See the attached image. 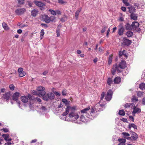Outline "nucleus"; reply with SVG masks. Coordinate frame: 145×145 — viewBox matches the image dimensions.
<instances>
[{
	"instance_id": "52",
	"label": "nucleus",
	"mask_w": 145,
	"mask_h": 145,
	"mask_svg": "<svg viewBox=\"0 0 145 145\" xmlns=\"http://www.w3.org/2000/svg\"><path fill=\"white\" fill-rule=\"evenodd\" d=\"M119 55L120 57H121L123 55H124L125 56H126L125 54H123V52H122L121 51L119 52Z\"/></svg>"
},
{
	"instance_id": "61",
	"label": "nucleus",
	"mask_w": 145,
	"mask_h": 145,
	"mask_svg": "<svg viewBox=\"0 0 145 145\" xmlns=\"http://www.w3.org/2000/svg\"><path fill=\"white\" fill-rule=\"evenodd\" d=\"M55 11L56 12V14H57L58 15L61 14V12L60 11H59V10H57Z\"/></svg>"
},
{
	"instance_id": "47",
	"label": "nucleus",
	"mask_w": 145,
	"mask_h": 145,
	"mask_svg": "<svg viewBox=\"0 0 145 145\" xmlns=\"http://www.w3.org/2000/svg\"><path fill=\"white\" fill-rule=\"evenodd\" d=\"M63 104H65L66 105H68L69 103V102L68 100H62Z\"/></svg>"
},
{
	"instance_id": "8",
	"label": "nucleus",
	"mask_w": 145,
	"mask_h": 145,
	"mask_svg": "<svg viewBox=\"0 0 145 145\" xmlns=\"http://www.w3.org/2000/svg\"><path fill=\"white\" fill-rule=\"evenodd\" d=\"M34 2L37 6L40 7V9L41 10H44L43 7L45 6V4L44 3L38 1H35Z\"/></svg>"
},
{
	"instance_id": "28",
	"label": "nucleus",
	"mask_w": 145,
	"mask_h": 145,
	"mask_svg": "<svg viewBox=\"0 0 145 145\" xmlns=\"http://www.w3.org/2000/svg\"><path fill=\"white\" fill-rule=\"evenodd\" d=\"M125 27L126 29L128 30H131L132 28V25H131L128 23H127L125 25Z\"/></svg>"
},
{
	"instance_id": "41",
	"label": "nucleus",
	"mask_w": 145,
	"mask_h": 145,
	"mask_svg": "<svg viewBox=\"0 0 145 145\" xmlns=\"http://www.w3.org/2000/svg\"><path fill=\"white\" fill-rule=\"evenodd\" d=\"M26 74L25 72L23 71L22 72H20L19 73V76L20 77H22L25 76Z\"/></svg>"
},
{
	"instance_id": "15",
	"label": "nucleus",
	"mask_w": 145,
	"mask_h": 145,
	"mask_svg": "<svg viewBox=\"0 0 145 145\" xmlns=\"http://www.w3.org/2000/svg\"><path fill=\"white\" fill-rule=\"evenodd\" d=\"M124 30L125 29L123 26H121V27H119L118 31V35L120 36L122 35Z\"/></svg>"
},
{
	"instance_id": "13",
	"label": "nucleus",
	"mask_w": 145,
	"mask_h": 145,
	"mask_svg": "<svg viewBox=\"0 0 145 145\" xmlns=\"http://www.w3.org/2000/svg\"><path fill=\"white\" fill-rule=\"evenodd\" d=\"M141 110L140 108H137L136 106H134L133 107V111L132 114L133 116H135L136 113H139L141 112Z\"/></svg>"
},
{
	"instance_id": "49",
	"label": "nucleus",
	"mask_w": 145,
	"mask_h": 145,
	"mask_svg": "<svg viewBox=\"0 0 145 145\" xmlns=\"http://www.w3.org/2000/svg\"><path fill=\"white\" fill-rule=\"evenodd\" d=\"M134 6L138 9L140 8V5L139 4L135 3L134 4Z\"/></svg>"
},
{
	"instance_id": "45",
	"label": "nucleus",
	"mask_w": 145,
	"mask_h": 145,
	"mask_svg": "<svg viewBox=\"0 0 145 145\" xmlns=\"http://www.w3.org/2000/svg\"><path fill=\"white\" fill-rule=\"evenodd\" d=\"M9 88L11 90H13L14 89V86L13 84H11L9 85Z\"/></svg>"
},
{
	"instance_id": "20",
	"label": "nucleus",
	"mask_w": 145,
	"mask_h": 145,
	"mask_svg": "<svg viewBox=\"0 0 145 145\" xmlns=\"http://www.w3.org/2000/svg\"><path fill=\"white\" fill-rule=\"evenodd\" d=\"M127 8L129 9V12L130 13H131V14L132 13H133L134 12H135L136 10L135 8L132 6L128 7Z\"/></svg>"
},
{
	"instance_id": "53",
	"label": "nucleus",
	"mask_w": 145,
	"mask_h": 145,
	"mask_svg": "<svg viewBox=\"0 0 145 145\" xmlns=\"http://www.w3.org/2000/svg\"><path fill=\"white\" fill-rule=\"evenodd\" d=\"M105 95V93L104 92H103L101 95V98H100L101 100H102L103 99Z\"/></svg>"
},
{
	"instance_id": "14",
	"label": "nucleus",
	"mask_w": 145,
	"mask_h": 145,
	"mask_svg": "<svg viewBox=\"0 0 145 145\" xmlns=\"http://www.w3.org/2000/svg\"><path fill=\"white\" fill-rule=\"evenodd\" d=\"M33 96V95L30 94H28L27 96H22L21 97V100H28V99H29V100H33L32 98Z\"/></svg>"
},
{
	"instance_id": "51",
	"label": "nucleus",
	"mask_w": 145,
	"mask_h": 145,
	"mask_svg": "<svg viewBox=\"0 0 145 145\" xmlns=\"http://www.w3.org/2000/svg\"><path fill=\"white\" fill-rule=\"evenodd\" d=\"M62 95L63 96H65L67 94V92L65 90H63L62 91Z\"/></svg>"
},
{
	"instance_id": "18",
	"label": "nucleus",
	"mask_w": 145,
	"mask_h": 145,
	"mask_svg": "<svg viewBox=\"0 0 145 145\" xmlns=\"http://www.w3.org/2000/svg\"><path fill=\"white\" fill-rule=\"evenodd\" d=\"M126 63L124 61H122L119 64V67L120 69H124L126 67Z\"/></svg>"
},
{
	"instance_id": "21",
	"label": "nucleus",
	"mask_w": 145,
	"mask_h": 145,
	"mask_svg": "<svg viewBox=\"0 0 145 145\" xmlns=\"http://www.w3.org/2000/svg\"><path fill=\"white\" fill-rule=\"evenodd\" d=\"M131 137L134 140H136L138 138V136L137 135L135 132H132V133Z\"/></svg>"
},
{
	"instance_id": "58",
	"label": "nucleus",
	"mask_w": 145,
	"mask_h": 145,
	"mask_svg": "<svg viewBox=\"0 0 145 145\" xmlns=\"http://www.w3.org/2000/svg\"><path fill=\"white\" fill-rule=\"evenodd\" d=\"M41 25L42 27H44L45 28H47L48 27V25L46 24L42 23L41 24Z\"/></svg>"
},
{
	"instance_id": "26",
	"label": "nucleus",
	"mask_w": 145,
	"mask_h": 145,
	"mask_svg": "<svg viewBox=\"0 0 145 145\" xmlns=\"http://www.w3.org/2000/svg\"><path fill=\"white\" fill-rule=\"evenodd\" d=\"M137 96L139 97H141L143 96L144 94V92L140 91H137Z\"/></svg>"
},
{
	"instance_id": "63",
	"label": "nucleus",
	"mask_w": 145,
	"mask_h": 145,
	"mask_svg": "<svg viewBox=\"0 0 145 145\" xmlns=\"http://www.w3.org/2000/svg\"><path fill=\"white\" fill-rule=\"evenodd\" d=\"M17 33L19 34H21L22 32V30L21 29H19L17 31Z\"/></svg>"
},
{
	"instance_id": "60",
	"label": "nucleus",
	"mask_w": 145,
	"mask_h": 145,
	"mask_svg": "<svg viewBox=\"0 0 145 145\" xmlns=\"http://www.w3.org/2000/svg\"><path fill=\"white\" fill-rule=\"evenodd\" d=\"M129 118L130 120H131L132 121H134V118L132 116H129Z\"/></svg>"
},
{
	"instance_id": "64",
	"label": "nucleus",
	"mask_w": 145,
	"mask_h": 145,
	"mask_svg": "<svg viewBox=\"0 0 145 145\" xmlns=\"http://www.w3.org/2000/svg\"><path fill=\"white\" fill-rule=\"evenodd\" d=\"M121 9L123 11H125L126 10V8L125 7H122L121 8Z\"/></svg>"
},
{
	"instance_id": "62",
	"label": "nucleus",
	"mask_w": 145,
	"mask_h": 145,
	"mask_svg": "<svg viewBox=\"0 0 145 145\" xmlns=\"http://www.w3.org/2000/svg\"><path fill=\"white\" fill-rule=\"evenodd\" d=\"M121 120L123 121V122H127V119L126 118H123L121 119Z\"/></svg>"
},
{
	"instance_id": "19",
	"label": "nucleus",
	"mask_w": 145,
	"mask_h": 145,
	"mask_svg": "<svg viewBox=\"0 0 145 145\" xmlns=\"http://www.w3.org/2000/svg\"><path fill=\"white\" fill-rule=\"evenodd\" d=\"M139 23L137 22H133L132 23V28L133 29H135L139 26Z\"/></svg>"
},
{
	"instance_id": "24",
	"label": "nucleus",
	"mask_w": 145,
	"mask_h": 145,
	"mask_svg": "<svg viewBox=\"0 0 145 145\" xmlns=\"http://www.w3.org/2000/svg\"><path fill=\"white\" fill-rule=\"evenodd\" d=\"M130 16L131 19L134 20H136L137 19V16L136 14L132 13L131 14Z\"/></svg>"
},
{
	"instance_id": "17",
	"label": "nucleus",
	"mask_w": 145,
	"mask_h": 145,
	"mask_svg": "<svg viewBox=\"0 0 145 145\" xmlns=\"http://www.w3.org/2000/svg\"><path fill=\"white\" fill-rule=\"evenodd\" d=\"M10 96V92H6L4 94L3 97V98L6 100H9Z\"/></svg>"
},
{
	"instance_id": "55",
	"label": "nucleus",
	"mask_w": 145,
	"mask_h": 145,
	"mask_svg": "<svg viewBox=\"0 0 145 145\" xmlns=\"http://www.w3.org/2000/svg\"><path fill=\"white\" fill-rule=\"evenodd\" d=\"M1 130H3L4 132L5 133L7 132L8 131V129L6 128H3L2 129H1Z\"/></svg>"
},
{
	"instance_id": "39",
	"label": "nucleus",
	"mask_w": 145,
	"mask_h": 145,
	"mask_svg": "<svg viewBox=\"0 0 145 145\" xmlns=\"http://www.w3.org/2000/svg\"><path fill=\"white\" fill-rule=\"evenodd\" d=\"M107 28V26L106 25L104 26L102 29V30L101 31V33H103L105 32Z\"/></svg>"
},
{
	"instance_id": "34",
	"label": "nucleus",
	"mask_w": 145,
	"mask_h": 145,
	"mask_svg": "<svg viewBox=\"0 0 145 145\" xmlns=\"http://www.w3.org/2000/svg\"><path fill=\"white\" fill-rule=\"evenodd\" d=\"M113 57V56L112 55H110L109 56L108 62V64H110L111 63Z\"/></svg>"
},
{
	"instance_id": "40",
	"label": "nucleus",
	"mask_w": 145,
	"mask_h": 145,
	"mask_svg": "<svg viewBox=\"0 0 145 145\" xmlns=\"http://www.w3.org/2000/svg\"><path fill=\"white\" fill-rule=\"evenodd\" d=\"M118 140L120 142L123 144H124L126 141L125 140L123 139H119Z\"/></svg>"
},
{
	"instance_id": "6",
	"label": "nucleus",
	"mask_w": 145,
	"mask_h": 145,
	"mask_svg": "<svg viewBox=\"0 0 145 145\" xmlns=\"http://www.w3.org/2000/svg\"><path fill=\"white\" fill-rule=\"evenodd\" d=\"M42 20L44 21L46 23H49L50 22V17L48 16L47 15L44 14L41 16Z\"/></svg>"
},
{
	"instance_id": "38",
	"label": "nucleus",
	"mask_w": 145,
	"mask_h": 145,
	"mask_svg": "<svg viewBox=\"0 0 145 145\" xmlns=\"http://www.w3.org/2000/svg\"><path fill=\"white\" fill-rule=\"evenodd\" d=\"M132 127L135 129H137V125L134 124V123H131V125H129V129L131 128V127Z\"/></svg>"
},
{
	"instance_id": "22",
	"label": "nucleus",
	"mask_w": 145,
	"mask_h": 145,
	"mask_svg": "<svg viewBox=\"0 0 145 145\" xmlns=\"http://www.w3.org/2000/svg\"><path fill=\"white\" fill-rule=\"evenodd\" d=\"M121 81V78L119 77H116L114 79V84H119Z\"/></svg>"
},
{
	"instance_id": "54",
	"label": "nucleus",
	"mask_w": 145,
	"mask_h": 145,
	"mask_svg": "<svg viewBox=\"0 0 145 145\" xmlns=\"http://www.w3.org/2000/svg\"><path fill=\"white\" fill-rule=\"evenodd\" d=\"M63 106V103L61 102L58 105V108H60L62 107Z\"/></svg>"
},
{
	"instance_id": "31",
	"label": "nucleus",
	"mask_w": 145,
	"mask_h": 145,
	"mask_svg": "<svg viewBox=\"0 0 145 145\" xmlns=\"http://www.w3.org/2000/svg\"><path fill=\"white\" fill-rule=\"evenodd\" d=\"M9 135L8 134H3L2 135V137L4 138V140L6 141L7 140L8 138L9 137Z\"/></svg>"
},
{
	"instance_id": "57",
	"label": "nucleus",
	"mask_w": 145,
	"mask_h": 145,
	"mask_svg": "<svg viewBox=\"0 0 145 145\" xmlns=\"http://www.w3.org/2000/svg\"><path fill=\"white\" fill-rule=\"evenodd\" d=\"M23 69L22 68H19L18 69V71L19 73L23 72Z\"/></svg>"
},
{
	"instance_id": "48",
	"label": "nucleus",
	"mask_w": 145,
	"mask_h": 145,
	"mask_svg": "<svg viewBox=\"0 0 145 145\" xmlns=\"http://www.w3.org/2000/svg\"><path fill=\"white\" fill-rule=\"evenodd\" d=\"M56 18L54 16H52L50 17V22H54L56 20Z\"/></svg>"
},
{
	"instance_id": "32",
	"label": "nucleus",
	"mask_w": 145,
	"mask_h": 145,
	"mask_svg": "<svg viewBox=\"0 0 145 145\" xmlns=\"http://www.w3.org/2000/svg\"><path fill=\"white\" fill-rule=\"evenodd\" d=\"M81 8H80V9L78 10L75 13V16L76 17V18L77 19L78 18V16L79 15V13L80 12L81 10Z\"/></svg>"
},
{
	"instance_id": "12",
	"label": "nucleus",
	"mask_w": 145,
	"mask_h": 145,
	"mask_svg": "<svg viewBox=\"0 0 145 145\" xmlns=\"http://www.w3.org/2000/svg\"><path fill=\"white\" fill-rule=\"evenodd\" d=\"M74 110H72V112L69 114V117L70 118H73L75 119H77L79 117V116L77 114L74 113L72 112Z\"/></svg>"
},
{
	"instance_id": "3",
	"label": "nucleus",
	"mask_w": 145,
	"mask_h": 145,
	"mask_svg": "<svg viewBox=\"0 0 145 145\" xmlns=\"http://www.w3.org/2000/svg\"><path fill=\"white\" fill-rule=\"evenodd\" d=\"M44 89L45 88L44 87L40 86L37 88V90L40 91V93L38 94V96L41 97L44 95L46 94L45 91H44Z\"/></svg>"
},
{
	"instance_id": "43",
	"label": "nucleus",
	"mask_w": 145,
	"mask_h": 145,
	"mask_svg": "<svg viewBox=\"0 0 145 145\" xmlns=\"http://www.w3.org/2000/svg\"><path fill=\"white\" fill-rule=\"evenodd\" d=\"M80 119L81 121L82 122L85 121V118L83 115H81L80 116Z\"/></svg>"
},
{
	"instance_id": "2",
	"label": "nucleus",
	"mask_w": 145,
	"mask_h": 145,
	"mask_svg": "<svg viewBox=\"0 0 145 145\" xmlns=\"http://www.w3.org/2000/svg\"><path fill=\"white\" fill-rule=\"evenodd\" d=\"M43 100H52L55 98V95L54 93L50 92L48 93L47 94H45L42 97Z\"/></svg>"
},
{
	"instance_id": "30",
	"label": "nucleus",
	"mask_w": 145,
	"mask_h": 145,
	"mask_svg": "<svg viewBox=\"0 0 145 145\" xmlns=\"http://www.w3.org/2000/svg\"><path fill=\"white\" fill-rule=\"evenodd\" d=\"M31 15L33 17L35 16L37 13V11L35 9H34L32 10L31 12Z\"/></svg>"
},
{
	"instance_id": "23",
	"label": "nucleus",
	"mask_w": 145,
	"mask_h": 145,
	"mask_svg": "<svg viewBox=\"0 0 145 145\" xmlns=\"http://www.w3.org/2000/svg\"><path fill=\"white\" fill-rule=\"evenodd\" d=\"M3 27L4 28L5 30H8L9 29V27L8 26L7 24L5 22H3L2 23Z\"/></svg>"
},
{
	"instance_id": "9",
	"label": "nucleus",
	"mask_w": 145,
	"mask_h": 145,
	"mask_svg": "<svg viewBox=\"0 0 145 145\" xmlns=\"http://www.w3.org/2000/svg\"><path fill=\"white\" fill-rule=\"evenodd\" d=\"M131 40L127 39L124 38L123 42L122 43V44L123 46H129L131 44Z\"/></svg>"
},
{
	"instance_id": "59",
	"label": "nucleus",
	"mask_w": 145,
	"mask_h": 145,
	"mask_svg": "<svg viewBox=\"0 0 145 145\" xmlns=\"http://www.w3.org/2000/svg\"><path fill=\"white\" fill-rule=\"evenodd\" d=\"M110 28H109L108 30L107 31V33H106V37H108V35L109 33L110 32Z\"/></svg>"
},
{
	"instance_id": "7",
	"label": "nucleus",
	"mask_w": 145,
	"mask_h": 145,
	"mask_svg": "<svg viewBox=\"0 0 145 145\" xmlns=\"http://www.w3.org/2000/svg\"><path fill=\"white\" fill-rule=\"evenodd\" d=\"M76 107H71L69 106H67L65 112L63 113V116H66L69 113V111L71 110L72 111V110H74L75 109Z\"/></svg>"
},
{
	"instance_id": "25",
	"label": "nucleus",
	"mask_w": 145,
	"mask_h": 145,
	"mask_svg": "<svg viewBox=\"0 0 145 145\" xmlns=\"http://www.w3.org/2000/svg\"><path fill=\"white\" fill-rule=\"evenodd\" d=\"M107 83L109 85H110L113 83V81L112 79L110 78H108L107 80Z\"/></svg>"
},
{
	"instance_id": "16",
	"label": "nucleus",
	"mask_w": 145,
	"mask_h": 145,
	"mask_svg": "<svg viewBox=\"0 0 145 145\" xmlns=\"http://www.w3.org/2000/svg\"><path fill=\"white\" fill-rule=\"evenodd\" d=\"M20 93L18 92H16L14 93L12 95V100H18L20 97Z\"/></svg>"
},
{
	"instance_id": "1",
	"label": "nucleus",
	"mask_w": 145,
	"mask_h": 145,
	"mask_svg": "<svg viewBox=\"0 0 145 145\" xmlns=\"http://www.w3.org/2000/svg\"><path fill=\"white\" fill-rule=\"evenodd\" d=\"M80 112L82 114H86L87 116H93L94 114L97 112V111L95 110L93 108H90L89 106H88L86 108L81 110Z\"/></svg>"
},
{
	"instance_id": "42",
	"label": "nucleus",
	"mask_w": 145,
	"mask_h": 145,
	"mask_svg": "<svg viewBox=\"0 0 145 145\" xmlns=\"http://www.w3.org/2000/svg\"><path fill=\"white\" fill-rule=\"evenodd\" d=\"M49 12L50 13L54 15H56V11L51 9H50L48 10Z\"/></svg>"
},
{
	"instance_id": "27",
	"label": "nucleus",
	"mask_w": 145,
	"mask_h": 145,
	"mask_svg": "<svg viewBox=\"0 0 145 145\" xmlns=\"http://www.w3.org/2000/svg\"><path fill=\"white\" fill-rule=\"evenodd\" d=\"M133 33L130 31L127 32L125 34L126 35L129 37H131L133 35Z\"/></svg>"
},
{
	"instance_id": "35",
	"label": "nucleus",
	"mask_w": 145,
	"mask_h": 145,
	"mask_svg": "<svg viewBox=\"0 0 145 145\" xmlns=\"http://www.w3.org/2000/svg\"><path fill=\"white\" fill-rule=\"evenodd\" d=\"M56 30V33H57V37H59L60 36V28L59 27V25L58 26Z\"/></svg>"
},
{
	"instance_id": "33",
	"label": "nucleus",
	"mask_w": 145,
	"mask_h": 145,
	"mask_svg": "<svg viewBox=\"0 0 145 145\" xmlns=\"http://www.w3.org/2000/svg\"><path fill=\"white\" fill-rule=\"evenodd\" d=\"M44 30L43 29L41 30V31L40 35V38L41 40L43 38V35L44 34Z\"/></svg>"
},
{
	"instance_id": "4",
	"label": "nucleus",
	"mask_w": 145,
	"mask_h": 145,
	"mask_svg": "<svg viewBox=\"0 0 145 145\" xmlns=\"http://www.w3.org/2000/svg\"><path fill=\"white\" fill-rule=\"evenodd\" d=\"M116 71L118 73L121 72V69H120L118 66L117 64H115L114 65L111 70V73L112 74L114 75Z\"/></svg>"
},
{
	"instance_id": "56",
	"label": "nucleus",
	"mask_w": 145,
	"mask_h": 145,
	"mask_svg": "<svg viewBox=\"0 0 145 145\" xmlns=\"http://www.w3.org/2000/svg\"><path fill=\"white\" fill-rule=\"evenodd\" d=\"M18 3L20 5L23 4L24 3V1L22 0H18Z\"/></svg>"
},
{
	"instance_id": "37",
	"label": "nucleus",
	"mask_w": 145,
	"mask_h": 145,
	"mask_svg": "<svg viewBox=\"0 0 145 145\" xmlns=\"http://www.w3.org/2000/svg\"><path fill=\"white\" fill-rule=\"evenodd\" d=\"M31 93L34 95H37L38 96V94L37 91L33 90H31L30 91Z\"/></svg>"
},
{
	"instance_id": "10",
	"label": "nucleus",
	"mask_w": 145,
	"mask_h": 145,
	"mask_svg": "<svg viewBox=\"0 0 145 145\" xmlns=\"http://www.w3.org/2000/svg\"><path fill=\"white\" fill-rule=\"evenodd\" d=\"M113 94V92L111 89H109L105 97V99L106 100H111L112 98V96Z\"/></svg>"
},
{
	"instance_id": "50",
	"label": "nucleus",
	"mask_w": 145,
	"mask_h": 145,
	"mask_svg": "<svg viewBox=\"0 0 145 145\" xmlns=\"http://www.w3.org/2000/svg\"><path fill=\"white\" fill-rule=\"evenodd\" d=\"M26 2L28 3V5L29 7H32L33 3L29 1H26Z\"/></svg>"
},
{
	"instance_id": "5",
	"label": "nucleus",
	"mask_w": 145,
	"mask_h": 145,
	"mask_svg": "<svg viewBox=\"0 0 145 145\" xmlns=\"http://www.w3.org/2000/svg\"><path fill=\"white\" fill-rule=\"evenodd\" d=\"M26 10L24 8H19L17 9L15 11L17 15L19 16L23 14L26 12Z\"/></svg>"
},
{
	"instance_id": "44",
	"label": "nucleus",
	"mask_w": 145,
	"mask_h": 145,
	"mask_svg": "<svg viewBox=\"0 0 145 145\" xmlns=\"http://www.w3.org/2000/svg\"><path fill=\"white\" fill-rule=\"evenodd\" d=\"M122 134L124 136V137L126 138H127L126 137H127L130 136V134L129 133L126 132H123V133Z\"/></svg>"
},
{
	"instance_id": "11",
	"label": "nucleus",
	"mask_w": 145,
	"mask_h": 145,
	"mask_svg": "<svg viewBox=\"0 0 145 145\" xmlns=\"http://www.w3.org/2000/svg\"><path fill=\"white\" fill-rule=\"evenodd\" d=\"M53 93L56 97L55 98L56 100L57 99H59L60 100H67L66 99L63 98L61 95L59 93L56 91H54Z\"/></svg>"
},
{
	"instance_id": "36",
	"label": "nucleus",
	"mask_w": 145,
	"mask_h": 145,
	"mask_svg": "<svg viewBox=\"0 0 145 145\" xmlns=\"http://www.w3.org/2000/svg\"><path fill=\"white\" fill-rule=\"evenodd\" d=\"M119 114L121 116H124L125 114V112L123 110H120L119 112Z\"/></svg>"
},
{
	"instance_id": "29",
	"label": "nucleus",
	"mask_w": 145,
	"mask_h": 145,
	"mask_svg": "<svg viewBox=\"0 0 145 145\" xmlns=\"http://www.w3.org/2000/svg\"><path fill=\"white\" fill-rule=\"evenodd\" d=\"M139 88L142 90L144 89H145V84L143 83H141L139 85Z\"/></svg>"
},
{
	"instance_id": "46",
	"label": "nucleus",
	"mask_w": 145,
	"mask_h": 145,
	"mask_svg": "<svg viewBox=\"0 0 145 145\" xmlns=\"http://www.w3.org/2000/svg\"><path fill=\"white\" fill-rule=\"evenodd\" d=\"M97 106H100L101 107H102L104 106V103H103L102 102H101V101L99 102L97 104Z\"/></svg>"
}]
</instances>
